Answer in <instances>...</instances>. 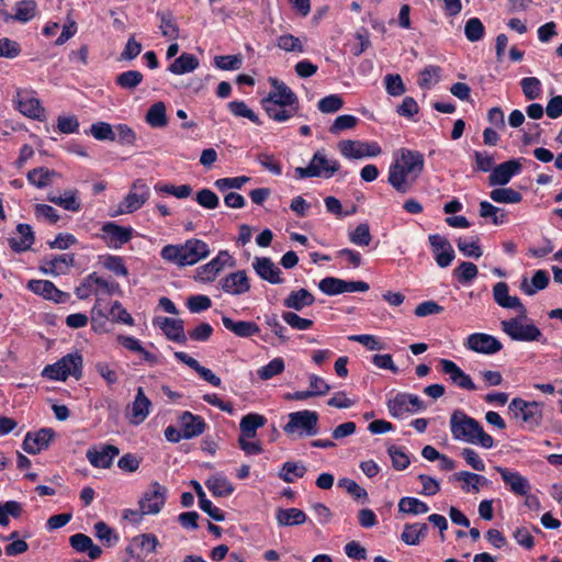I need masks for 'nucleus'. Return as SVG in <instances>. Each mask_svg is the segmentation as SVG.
Returning a JSON list of instances; mask_svg holds the SVG:
<instances>
[{"label":"nucleus","instance_id":"1","mask_svg":"<svg viewBox=\"0 0 562 562\" xmlns=\"http://www.w3.org/2000/svg\"><path fill=\"white\" fill-rule=\"evenodd\" d=\"M424 156L419 151L401 149V157L389 169V183L402 194L409 192L424 169Z\"/></svg>","mask_w":562,"mask_h":562},{"label":"nucleus","instance_id":"2","mask_svg":"<svg viewBox=\"0 0 562 562\" xmlns=\"http://www.w3.org/2000/svg\"><path fill=\"white\" fill-rule=\"evenodd\" d=\"M450 431L456 440L491 449L494 439L486 434L482 425L464 412L456 409L450 416Z\"/></svg>","mask_w":562,"mask_h":562},{"label":"nucleus","instance_id":"3","mask_svg":"<svg viewBox=\"0 0 562 562\" xmlns=\"http://www.w3.org/2000/svg\"><path fill=\"white\" fill-rule=\"evenodd\" d=\"M210 255L209 245L196 238L188 239L184 244L162 247L160 256L164 260L178 267L193 266Z\"/></svg>","mask_w":562,"mask_h":562},{"label":"nucleus","instance_id":"4","mask_svg":"<svg viewBox=\"0 0 562 562\" xmlns=\"http://www.w3.org/2000/svg\"><path fill=\"white\" fill-rule=\"evenodd\" d=\"M527 308L518 311L516 317L502 321V330L516 341H539L542 338L541 330L532 323L527 322Z\"/></svg>","mask_w":562,"mask_h":562},{"label":"nucleus","instance_id":"5","mask_svg":"<svg viewBox=\"0 0 562 562\" xmlns=\"http://www.w3.org/2000/svg\"><path fill=\"white\" fill-rule=\"evenodd\" d=\"M82 361L80 353H68L56 363L46 366L42 374L49 380L65 381L68 376L78 380L82 375Z\"/></svg>","mask_w":562,"mask_h":562},{"label":"nucleus","instance_id":"6","mask_svg":"<svg viewBox=\"0 0 562 562\" xmlns=\"http://www.w3.org/2000/svg\"><path fill=\"white\" fill-rule=\"evenodd\" d=\"M340 168L336 159L328 158L324 150H317L307 167H296L294 172L297 179L324 177L330 178Z\"/></svg>","mask_w":562,"mask_h":562},{"label":"nucleus","instance_id":"7","mask_svg":"<svg viewBox=\"0 0 562 562\" xmlns=\"http://www.w3.org/2000/svg\"><path fill=\"white\" fill-rule=\"evenodd\" d=\"M318 414L314 411H300L289 414V422L283 430L288 435L299 434L300 436H315L317 429Z\"/></svg>","mask_w":562,"mask_h":562},{"label":"nucleus","instance_id":"8","mask_svg":"<svg viewBox=\"0 0 562 562\" xmlns=\"http://www.w3.org/2000/svg\"><path fill=\"white\" fill-rule=\"evenodd\" d=\"M542 404L538 402H527L522 398H514L509 405L508 411L515 418H521L529 429L538 427L542 420Z\"/></svg>","mask_w":562,"mask_h":562},{"label":"nucleus","instance_id":"9","mask_svg":"<svg viewBox=\"0 0 562 562\" xmlns=\"http://www.w3.org/2000/svg\"><path fill=\"white\" fill-rule=\"evenodd\" d=\"M389 413L394 418H401L405 414L424 411L426 405L414 394L398 393L394 397L389 398L386 403Z\"/></svg>","mask_w":562,"mask_h":562},{"label":"nucleus","instance_id":"10","mask_svg":"<svg viewBox=\"0 0 562 562\" xmlns=\"http://www.w3.org/2000/svg\"><path fill=\"white\" fill-rule=\"evenodd\" d=\"M149 187L144 180L137 179L132 184L127 195L119 204L116 214H130L139 210L149 199Z\"/></svg>","mask_w":562,"mask_h":562},{"label":"nucleus","instance_id":"11","mask_svg":"<svg viewBox=\"0 0 562 562\" xmlns=\"http://www.w3.org/2000/svg\"><path fill=\"white\" fill-rule=\"evenodd\" d=\"M167 488L157 482L150 484L149 488L139 499L140 515H156L165 505Z\"/></svg>","mask_w":562,"mask_h":562},{"label":"nucleus","instance_id":"12","mask_svg":"<svg viewBox=\"0 0 562 562\" xmlns=\"http://www.w3.org/2000/svg\"><path fill=\"white\" fill-rule=\"evenodd\" d=\"M120 454V449L113 445L101 443L92 446L86 452L90 464L99 469H109L113 464L115 457Z\"/></svg>","mask_w":562,"mask_h":562},{"label":"nucleus","instance_id":"13","mask_svg":"<svg viewBox=\"0 0 562 562\" xmlns=\"http://www.w3.org/2000/svg\"><path fill=\"white\" fill-rule=\"evenodd\" d=\"M232 257L227 251H220L218 255L210 262L199 267L195 271L194 279L201 282H211L224 269L225 266H233Z\"/></svg>","mask_w":562,"mask_h":562},{"label":"nucleus","instance_id":"14","mask_svg":"<svg viewBox=\"0 0 562 562\" xmlns=\"http://www.w3.org/2000/svg\"><path fill=\"white\" fill-rule=\"evenodd\" d=\"M269 82L272 89L262 102L281 103L283 105L299 108L296 94L283 81L277 78H269Z\"/></svg>","mask_w":562,"mask_h":562},{"label":"nucleus","instance_id":"15","mask_svg":"<svg viewBox=\"0 0 562 562\" xmlns=\"http://www.w3.org/2000/svg\"><path fill=\"white\" fill-rule=\"evenodd\" d=\"M465 346L477 353L494 355L502 350V342L494 336L483 333L471 334Z\"/></svg>","mask_w":562,"mask_h":562},{"label":"nucleus","instance_id":"16","mask_svg":"<svg viewBox=\"0 0 562 562\" xmlns=\"http://www.w3.org/2000/svg\"><path fill=\"white\" fill-rule=\"evenodd\" d=\"M101 231L103 233L102 238L110 248L114 249L121 248L128 243L133 236V229L131 227H123L112 222L105 223Z\"/></svg>","mask_w":562,"mask_h":562},{"label":"nucleus","instance_id":"17","mask_svg":"<svg viewBox=\"0 0 562 562\" xmlns=\"http://www.w3.org/2000/svg\"><path fill=\"white\" fill-rule=\"evenodd\" d=\"M521 164L517 159H510L494 167L488 176V184L491 187L505 186L510 179L521 171Z\"/></svg>","mask_w":562,"mask_h":562},{"label":"nucleus","instance_id":"18","mask_svg":"<svg viewBox=\"0 0 562 562\" xmlns=\"http://www.w3.org/2000/svg\"><path fill=\"white\" fill-rule=\"evenodd\" d=\"M27 289L46 300L54 301L55 303H65L70 297L69 293L60 291L52 281L48 280H30Z\"/></svg>","mask_w":562,"mask_h":562},{"label":"nucleus","instance_id":"19","mask_svg":"<svg viewBox=\"0 0 562 562\" xmlns=\"http://www.w3.org/2000/svg\"><path fill=\"white\" fill-rule=\"evenodd\" d=\"M75 265L74 254H64L48 256L42 260L41 270L46 274L61 276L67 274L69 269Z\"/></svg>","mask_w":562,"mask_h":562},{"label":"nucleus","instance_id":"20","mask_svg":"<svg viewBox=\"0 0 562 562\" xmlns=\"http://www.w3.org/2000/svg\"><path fill=\"white\" fill-rule=\"evenodd\" d=\"M55 431L52 428H42L35 432H27L23 440V450L30 454H36L48 448Z\"/></svg>","mask_w":562,"mask_h":562},{"label":"nucleus","instance_id":"21","mask_svg":"<svg viewBox=\"0 0 562 562\" xmlns=\"http://www.w3.org/2000/svg\"><path fill=\"white\" fill-rule=\"evenodd\" d=\"M222 290L231 295H241L249 291L250 283L245 270L228 273L220 281Z\"/></svg>","mask_w":562,"mask_h":562},{"label":"nucleus","instance_id":"22","mask_svg":"<svg viewBox=\"0 0 562 562\" xmlns=\"http://www.w3.org/2000/svg\"><path fill=\"white\" fill-rule=\"evenodd\" d=\"M252 268L262 280L271 284L283 282V279L280 277L282 273L281 269L269 257H255Z\"/></svg>","mask_w":562,"mask_h":562},{"label":"nucleus","instance_id":"23","mask_svg":"<svg viewBox=\"0 0 562 562\" xmlns=\"http://www.w3.org/2000/svg\"><path fill=\"white\" fill-rule=\"evenodd\" d=\"M440 366L442 372L449 375V379L453 384L469 391L476 390V385L473 383L471 376L464 373L453 361L441 359Z\"/></svg>","mask_w":562,"mask_h":562},{"label":"nucleus","instance_id":"24","mask_svg":"<svg viewBox=\"0 0 562 562\" xmlns=\"http://www.w3.org/2000/svg\"><path fill=\"white\" fill-rule=\"evenodd\" d=\"M495 469L501 474L504 483L509 486L513 493L520 496H525L529 493L531 488L529 481L519 472H513L502 467H496Z\"/></svg>","mask_w":562,"mask_h":562},{"label":"nucleus","instance_id":"25","mask_svg":"<svg viewBox=\"0 0 562 562\" xmlns=\"http://www.w3.org/2000/svg\"><path fill=\"white\" fill-rule=\"evenodd\" d=\"M179 423L186 439L200 436L206 427L204 419L199 415H193L191 412H183L179 417Z\"/></svg>","mask_w":562,"mask_h":562},{"label":"nucleus","instance_id":"26","mask_svg":"<svg viewBox=\"0 0 562 562\" xmlns=\"http://www.w3.org/2000/svg\"><path fill=\"white\" fill-rule=\"evenodd\" d=\"M150 406L151 402L145 395L143 387H138L131 406L130 423L133 425H139L143 423L149 414Z\"/></svg>","mask_w":562,"mask_h":562},{"label":"nucleus","instance_id":"27","mask_svg":"<svg viewBox=\"0 0 562 562\" xmlns=\"http://www.w3.org/2000/svg\"><path fill=\"white\" fill-rule=\"evenodd\" d=\"M12 250L22 252L29 250L34 243V233L29 224H19L15 235L8 239Z\"/></svg>","mask_w":562,"mask_h":562},{"label":"nucleus","instance_id":"28","mask_svg":"<svg viewBox=\"0 0 562 562\" xmlns=\"http://www.w3.org/2000/svg\"><path fill=\"white\" fill-rule=\"evenodd\" d=\"M509 288L506 282H497L493 286V299L494 301L504 308H515L520 311L524 308V304L521 303L518 296L509 295Z\"/></svg>","mask_w":562,"mask_h":562},{"label":"nucleus","instance_id":"29","mask_svg":"<svg viewBox=\"0 0 562 562\" xmlns=\"http://www.w3.org/2000/svg\"><path fill=\"white\" fill-rule=\"evenodd\" d=\"M222 323L226 329L231 330L236 336L241 338H248L260 333L259 326L254 322H235L228 316H223Z\"/></svg>","mask_w":562,"mask_h":562},{"label":"nucleus","instance_id":"30","mask_svg":"<svg viewBox=\"0 0 562 562\" xmlns=\"http://www.w3.org/2000/svg\"><path fill=\"white\" fill-rule=\"evenodd\" d=\"M314 302L315 297L310 291L300 289L290 292L283 300V306L294 311H302L304 307L313 305Z\"/></svg>","mask_w":562,"mask_h":562},{"label":"nucleus","instance_id":"31","mask_svg":"<svg viewBox=\"0 0 562 562\" xmlns=\"http://www.w3.org/2000/svg\"><path fill=\"white\" fill-rule=\"evenodd\" d=\"M262 108L265 109L268 116L279 123L286 122L291 117L297 114L299 108L283 105L281 103H271V102H262Z\"/></svg>","mask_w":562,"mask_h":562},{"label":"nucleus","instance_id":"32","mask_svg":"<svg viewBox=\"0 0 562 562\" xmlns=\"http://www.w3.org/2000/svg\"><path fill=\"white\" fill-rule=\"evenodd\" d=\"M160 328L168 339L179 344H186L187 336L184 334L182 319L164 317L160 323Z\"/></svg>","mask_w":562,"mask_h":562},{"label":"nucleus","instance_id":"33","mask_svg":"<svg viewBox=\"0 0 562 562\" xmlns=\"http://www.w3.org/2000/svg\"><path fill=\"white\" fill-rule=\"evenodd\" d=\"M19 111L31 119L42 120L44 117V109L41 106L40 100L27 95L18 94Z\"/></svg>","mask_w":562,"mask_h":562},{"label":"nucleus","instance_id":"34","mask_svg":"<svg viewBox=\"0 0 562 562\" xmlns=\"http://www.w3.org/2000/svg\"><path fill=\"white\" fill-rule=\"evenodd\" d=\"M279 526H299L306 521V514L299 508H279L276 514Z\"/></svg>","mask_w":562,"mask_h":562},{"label":"nucleus","instance_id":"35","mask_svg":"<svg viewBox=\"0 0 562 562\" xmlns=\"http://www.w3.org/2000/svg\"><path fill=\"white\" fill-rule=\"evenodd\" d=\"M199 67V59L189 53H182L169 66L168 70L175 75L192 72Z\"/></svg>","mask_w":562,"mask_h":562},{"label":"nucleus","instance_id":"36","mask_svg":"<svg viewBox=\"0 0 562 562\" xmlns=\"http://www.w3.org/2000/svg\"><path fill=\"white\" fill-rule=\"evenodd\" d=\"M549 284V276L544 270H537L531 281L524 278L520 283V290L527 295H533L537 291L543 290Z\"/></svg>","mask_w":562,"mask_h":562},{"label":"nucleus","instance_id":"37","mask_svg":"<svg viewBox=\"0 0 562 562\" xmlns=\"http://www.w3.org/2000/svg\"><path fill=\"white\" fill-rule=\"evenodd\" d=\"M266 417L259 414L245 415L239 424V437L255 438L257 435V429L262 427L266 424Z\"/></svg>","mask_w":562,"mask_h":562},{"label":"nucleus","instance_id":"38","mask_svg":"<svg viewBox=\"0 0 562 562\" xmlns=\"http://www.w3.org/2000/svg\"><path fill=\"white\" fill-rule=\"evenodd\" d=\"M428 527L426 524H407L401 535V539L408 546H417L427 535Z\"/></svg>","mask_w":562,"mask_h":562},{"label":"nucleus","instance_id":"39","mask_svg":"<svg viewBox=\"0 0 562 562\" xmlns=\"http://www.w3.org/2000/svg\"><path fill=\"white\" fill-rule=\"evenodd\" d=\"M205 485L216 497H226L234 492V486L223 475L211 476L206 480Z\"/></svg>","mask_w":562,"mask_h":562},{"label":"nucleus","instance_id":"40","mask_svg":"<svg viewBox=\"0 0 562 562\" xmlns=\"http://www.w3.org/2000/svg\"><path fill=\"white\" fill-rule=\"evenodd\" d=\"M480 216L483 218H491L492 223L496 226L503 225L507 222L506 211L487 201H482L480 203Z\"/></svg>","mask_w":562,"mask_h":562},{"label":"nucleus","instance_id":"41","mask_svg":"<svg viewBox=\"0 0 562 562\" xmlns=\"http://www.w3.org/2000/svg\"><path fill=\"white\" fill-rule=\"evenodd\" d=\"M58 173L45 167H38L27 172V180L37 188H44L52 183L53 178Z\"/></svg>","mask_w":562,"mask_h":562},{"label":"nucleus","instance_id":"42","mask_svg":"<svg viewBox=\"0 0 562 562\" xmlns=\"http://www.w3.org/2000/svg\"><path fill=\"white\" fill-rule=\"evenodd\" d=\"M48 201L64 207L67 211L77 212L80 210V202L76 190L66 191L63 195H48Z\"/></svg>","mask_w":562,"mask_h":562},{"label":"nucleus","instance_id":"43","mask_svg":"<svg viewBox=\"0 0 562 562\" xmlns=\"http://www.w3.org/2000/svg\"><path fill=\"white\" fill-rule=\"evenodd\" d=\"M146 122L151 127H164L167 125L166 105L164 102H156L148 109Z\"/></svg>","mask_w":562,"mask_h":562},{"label":"nucleus","instance_id":"44","mask_svg":"<svg viewBox=\"0 0 562 562\" xmlns=\"http://www.w3.org/2000/svg\"><path fill=\"white\" fill-rule=\"evenodd\" d=\"M157 18L160 21L159 29L161 34L170 40H176L179 36V27L170 12H158Z\"/></svg>","mask_w":562,"mask_h":562},{"label":"nucleus","instance_id":"45","mask_svg":"<svg viewBox=\"0 0 562 562\" xmlns=\"http://www.w3.org/2000/svg\"><path fill=\"white\" fill-rule=\"evenodd\" d=\"M339 151L346 158L361 159L364 158L363 142L346 139L338 144Z\"/></svg>","mask_w":562,"mask_h":562},{"label":"nucleus","instance_id":"46","mask_svg":"<svg viewBox=\"0 0 562 562\" xmlns=\"http://www.w3.org/2000/svg\"><path fill=\"white\" fill-rule=\"evenodd\" d=\"M143 81V74L138 70L123 71L115 78V83L125 90L135 89Z\"/></svg>","mask_w":562,"mask_h":562},{"label":"nucleus","instance_id":"47","mask_svg":"<svg viewBox=\"0 0 562 562\" xmlns=\"http://www.w3.org/2000/svg\"><path fill=\"white\" fill-rule=\"evenodd\" d=\"M477 267L470 261H462L454 270V278L462 284L472 282L477 277Z\"/></svg>","mask_w":562,"mask_h":562},{"label":"nucleus","instance_id":"48","mask_svg":"<svg viewBox=\"0 0 562 562\" xmlns=\"http://www.w3.org/2000/svg\"><path fill=\"white\" fill-rule=\"evenodd\" d=\"M398 510L406 514L418 515L429 512L426 503L415 497H403L398 503Z\"/></svg>","mask_w":562,"mask_h":562},{"label":"nucleus","instance_id":"49","mask_svg":"<svg viewBox=\"0 0 562 562\" xmlns=\"http://www.w3.org/2000/svg\"><path fill=\"white\" fill-rule=\"evenodd\" d=\"M490 196L496 203H519L522 200V195L512 188L494 189Z\"/></svg>","mask_w":562,"mask_h":562},{"label":"nucleus","instance_id":"50","mask_svg":"<svg viewBox=\"0 0 562 562\" xmlns=\"http://www.w3.org/2000/svg\"><path fill=\"white\" fill-rule=\"evenodd\" d=\"M440 72L441 69L439 66L429 65L425 67L419 74V87L423 89H429L435 86L440 80Z\"/></svg>","mask_w":562,"mask_h":562},{"label":"nucleus","instance_id":"51","mask_svg":"<svg viewBox=\"0 0 562 562\" xmlns=\"http://www.w3.org/2000/svg\"><path fill=\"white\" fill-rule=\"evenodd\" d=\"M277 46L286 53H303L304 46L300 37L282 34L277 38Z\"/></svg>","mask_w":562,"mask_h":562},{"label":"nucleus","instance_id":"52","mask_svg":"<svg viewBox=\"0 0 562 562\" xmlns=\"http://www.w3.org/2000/svg\"><path fill=\"white\" fill-rule=\"evenodd\" d=\"M454 479L457 481L464 482L465 485H463L462 488L465 491H469V486H471L474 492H479L480 485L486 483V479L484 476L468 471L456 473Z\"/></svg>","mask_w":562,"mask_h":562},{"label":"nucleus","instance_id":"53","mask_svg":"<svg viewBox=\"0 0 562 562\" xmlns=\"http://www.w3.org/2000/svg\"><path fill=\"white\" fill-rule=\"evenodd\" d=\"M306 473V467L297 462H285L280 472V477L286 482H294L295 477H303Z\"/></svg>","mask_w":562,"mask_h":562},{"label":"nucleus","instance_id":"54","mask_svg":"<svg viewBox=\"0 0 562 562\" xmlns=\"http://www.w3.org/2000/svg\"><path fill=\"white\" fill-rule=\"evenodd\" d=\"M227 106L235 116L246 117L257 125L261 124L258 115L244 101H231Z\"/></svg>","mask_w":562,"mask_h":562},{"label":"nucleus","instance_id":"55","mask_svg":"<svg viewBox=\"0 0 562 562\" xmlns=\"http://www.w3.org/2000/svg\"><path fill=\"white\" fill-rule=\"evenodd\" d=\"M283 370H284L283 359L274 358L268 364L259 368L257 370V374L261 380L266 381V380H269V379L282 373Z\"/></svg>","mask_w":562,"mask_h":562},{"label":"nucleus","instance_id":"56","mask_svg":"<svg viewBox=\"0 0 562 562\" xmlns=\"http://www.w3.org/2000/svg\"><path fill=\"white\" fill-rule=\"evenodd\" d=\"M91 135L98 140H116L113 127L105 122H97L90 127Z\"/></svg>","mask_w":562,"mask_h":562},{"label":"nucleus","instance_id":"57","mask_svg":"<svg viewBox=\"0 0 562 562\" xmlns=\"http://www.w3.org/2000/svg\"><path fill=\"white\" fill-rule=\"evenodd\" d=\"M36 3L32 0H22L15 5L14 19L20 22H27L34 18Z\"/></svg>","mask_w":562,"mask_h":562},{"label":"nucleus","instance_id":"58","mask_svg":"<svg viewBox=\"0 0 562 562\" xmlns=\"http://www.w3.org/2000/svg\"><path fill=\"white\" fill-rule=\"evenodd\" d=\"M318 289L327 295L344 293V280L335 277H326L318 283Z\"/></svg>","mask_w":562,"mask_h":562},{"label":"nucleus","instance_id":"59","mask_svg":"<svg viewBox=\"0 0 562 562\" xmlns=\"http://www.w3.org/2000/svg\"><path fill=\"white\" fill-rule=\"evenodd\" d=\"M95 537L105 546L111 547L117 542L119 536L104 521H98L94 525Z\"/></svg>","mask_w":562,"mask_h":562},{"label":"nucleus","instance_id":"60","mask_svg":"<svg viewBox=\"0 0 562 562\" xmlns=\"http://www.w3.org/2000/svg\"><path fill=\"white\" fill-rule=\"evenodd\" d=\"M351 243L358 246H369L372 239L370 227L366 223L359 224L352 232L349 233Z\"/></svg>","mask_w":562,"mask_h":562},{"label":"nucleus","instance_id":"61","mask_svg":"<svg viewBox=\"0 0 562 562\" xmlns=\"http://www.w3.org/2000/svg\"><path fill=\"white\" fill-rule=\"evenodd\" d=\"M358 121V117L350 114L339 115L335 119L328 131L330 134L338 135L342 131L353 128Z\"/></svg>","mask_w":562,"mask_h":562},{"label":"nucleus","instance_id":"62","mask_svg":"<svg viewBox=\"0 0 562 562\" xmlns=\"http://www.w3.org/2000/svg\"><path fill=\"white\" fill-rule=\"evenodd\" d=\"M484 25L477 18H471L464 26V34L468 41L477 42L484 36Z\"/></svg>","mask_w":562,"mask_h":562},{"label":"nucleus","instance_id":"63","mask_svg":"<svg viewBox=\"0 0 562 562\" xmlns=\"http://www.w3.org/2000/svg\"><path fill=\"white\" fill-rule=\"evenodd\" d=\"M214 65L222 70H238L243 66V57L240 55L216 56Z\"/></svg>","mask_w":562,"mask_h":562},{"label":"nucleus","instance_id":"64","mask_svg":"<svg viewBox=\"0 0 562 562\" xmlns=\"http://www.w3.org/2000/svg\"><path fill=\"white\" fill-rule=\"evenodd\" d=\"M344 106V100L338 94H329L321 99L317 108L322 113H335Z\"/></svg>","mask_w":562,"mask_h":562}]
</instances>
